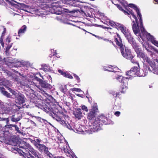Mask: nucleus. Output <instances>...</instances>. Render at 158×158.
Returning a JSON list of instances; mask_svg holds the SVG:
<instances>
[{"mask_svg":"<svg viewBox=\"0 0 158 158\" xmlns=\"http://www.w3.org/2000/svg\"><path fill=\"white\" fill-rule=\"evenodd\" d=\"M122 3L125 7L128 6L127 8V11L124 10L120 6L116 4L117 6L120 10L123 11L126 15H129L131 14L132 17L135 20H132V27L134 33L137 36L140 35V30L142 32L144 30L143 26L142 16L140 13L139 9L136 6L133 4H129V5L127 2L123 0H118Z\"/></svg>","mask_w":158,"mask_h":158,"instance_id":"f257e3e1","label":"nucleus"},{"mask_svg":"<svg viewBox=\"0 0 158 158\" xmlns=\"http://www.w3.org/2000/svg\"><path fill=\"white\" fill-rule=\"evenodd\" d=\"M99 20L101 23L99 24V27L107 29L110 31L112 30V28L108 27L107 26H111L116 28L118 30L121 31L127 40L131 39L130 34L128 29L123 25L109 19L103 13H99Z\"/></svg>","mask_w":158,"mask_h":158,"instance_id":"f03ea898","label":"nucleus"},{"mask_svg":"<svg viewBox=\"0 0 158 158\" xmlns=\"http://www.w3.org/2000/svg\"><path fill=\"white\" fill-rule=\"evenodd\" d=\"M2 82H0V91L1 93L7 98H10L11 97V96L10 93L5 90V89L3 87H2L3 86H4L9 90V91L13 95H15V97L17 94H18L19 93H18L17 90L15 91L10 88L9 87L11 86L12 85L8 81H6V83L2 85Z\"/></svg>","mask_w":158,"mask_h":158,"instance_id":"7ed1b4c3","label":"nucleus"},{"mask_svg":"<svg viewBox=\"0 0 158 158\" xmlns=\"http://www.w3.org/2000/svg\"><path fill=\"white\" fill-rule=\"evenodd\" d=\"M139 68L137 66H134L132 67L130 70L126 72V75L127 76L128 78H130L137 76V73L139 71Z\"/></svg>","mask_w":158,"mask_h":158,"instance_id":"20e7f679","label":"nucleus"},{"mask_svg":"<svg viewBox=\"0 0 158 158\" xmlns=\"http://www.w3.org/2000/svg\"><path fill=\"white\" fill-rule=\"evenodd\" d=\"M50 115L54 119H55L57 121L59 122L61 124L63 125L64 126H65L67 128L70 129L68 126L66 122L63 119H62V118H61L60 116H58L56 114L54 113L53 112L52 113H50Z\"/></svg>","mask_w":158,"mask_h":158,"instance_id":"39448f33","label":"nucleus"},{"mask_svg":"<svg viewBox=\"0 0 158 158\" xmlns=\"http://www.w3.org/2000/svg\"><path fill=\"white\" fill-rule=\"evenodd\" d=\"M19 61H20L18 59H13L11 57L4 59V64L5 63L6 65L9 66L10 67L15 66V64L17 63Z\"/></svg>","mask_w":158,"mask_h":158,"instance_id":"423d86ee","label":"nucleus"},{"mask_svg":"<svg viewBox=\"0 0 158 158\" xmlns=\"http://www.w3.org/2000/svg\"><path fill=\"white\" fill-rule=\"evenodd\" d=\"M120 51L123 56L127 59L131 58H134V56L131 53V50L127 48H125L124 51V48Z\"/></svg>","mask_w":158,"mask_h":158,"instance_id":"0eeeda50","label":"nucleus"},{"mask_svg":"<svg viewBox=\"0 0 158 158\" xmlns=\"http://www.w3.org/2000/svg\"><path fill=\"white\" fill-rule=\"evenodd\" d=\"M121 79V82L123 84V90L121 91V93H124L126 90L127 89V79H128L127 77H122V76H120L119 77H117V80H119V79Z\"/></svg>","mask_w":158,"mask_h":158,"instance_id":"6e6552de","label":"nucleus"},{"mask_svg":"<svg viewBox=\"0 0 158 158\" xmlns=\"http://www.w3.org/2000/svg\"><path fill=\"white\" fill-rule=\"evenodd\" d=\"M30 148V150H29V152H28V154L27 153L25 154L26 156H27V158H42L40 156H39L37 155V152L35 150L32 148Z\"/></svg>","mask_w":158,"mask_h":158,"instance_id":"1a4fd4ad","label":"nucleus"},{"mask_svg":"<svg viewBox=\"0 0 158 158\" xmlns=\"http://www.w3.org/2000/svg\"><path fill=\"white\" fill-rule=\"evenodd\" d=\"M25 98L24 95L20 93H19L15 97V102L19 104H23L25 102Z\"/></svg>","mask_w":158,"mask_h":158,"instance_id":"9d476101","label":"nucleus"},{"mask_svg":"<svg viewBox=\"0 0 158 158\" xmlns=\"http://www.w3.org/2000/svg\"><path fill=\"white\" fill-rule=\"evenodd\" d=\"M10 40H0V43L3 47H4V43L6 45H7L6 51V53L8 52L10 48L12 46V44H10Z\"/></svg>","mask_w":158,"mask_h":158,"instance_id":"9b49d317","label":"nucleus"},{"mask_svg":"<svg viewBox=\"0 0 158 158\" xmlns=\"http://www.w3.org/2000/svg\"><path fill=\"white\" fill-rule=\"evenodd\" d=\"M79 2L77 0H67L65 3L69 6L78 7Z\"/></svg>","mask_w":158,"mask_h":158,"instance_id":"f8f14e48","label":"nucleus"},{"mask_svg":"<svg viewBox=\"0 0 158 158\" xmlns=\"http://www.w3.org/2000/svg\"><path fill=\"white\" fill-rule=\"evenodd\" d=\"M36 146L39 150L42 152H44L45 153L48 152V148L45 146L43 144L37 143Z\"/></svg>","mask_w":158,"mask_h":158,"instance_id":"ddd939ff","label":"nucleus"},{"mask_svg":"<svg viewBox=\"0 0 158 158\" xmlns=\"http://www.w3.org/2000/svg\"><path fill=\"white\" fill-rule=\"evenodd\" d=\"M148 69L149 71L152 72L155 74H158V66H156L154 62L150 67H148Z\"/></svg>","mask_w":158,"mask_h":158,"instance_id":"4468645a","label":"nucleus"},{"mask_svg":"<svg viewBox=\"0 0 158 158\" xmlns=\"http://www.w3.org/2000/svg\"><path fill=\"white\" fill-rule=\"evenodd\" d=\"M148 67L144 68V69H139V71L137 73V76L139 77H144L146 76L148 73Z\"/></svg>","mask_w":158,"mask_h":158,"instance_id":"2eb2a0df","label":"nucleus"},{"mask_svg":"<svg viewBox=\"0 0 158 158\" xmlns=\"http://www.w3.org/2000/svg\"><path fill=\"white\" fill-rule=\"evenodd\" d=\"M37 80L39 82L40 84L42 87L49 89L51 88L52 86L50 85L45 81H43L41 79L38 78Z\"/></svg>","mask_w":158,"mask_h":158,"instance_id":"dca6fc26","label":"nucleus"},{"mask_svg":"<svg viewBox=\"0 0 158 158\" xmlns=\"http://www.w3.org/2000/svg\"><path fill=\"white\" fill-rule=\"evenodd\" d=\"M146 49L147 51L151 53V56L153 55L155 53L158 54V50L153 46L150 45Z\"/></svg>","mask_w":158,"mask_h":158,"instance_id":"f3484780","label":"nucleus"},{"mask_svg":"<svg viewBox=\"0 0 158 158\" xmlns=\"http://www.w3.org/2000/svg\"><path fill=\"white\" fill-rule=\"evenodd\" d=\"M128 41L131 44L135 52L140 49V48H139L138 44L135 42V40H128Z\"/></svg>","mask_w":158,"mask_h":158,"instance_id":"a211bd4d","label":"nucleus"},{"mask_svg":"<svg viewBox=\"0 0 158 158\" xmlns=\"http://www.w3.org/2000/svg\"><path fill=\"white\" fill-rule=\"evenodd\" d=\"M107 118L104 115H99V123L102 125L106 124L107 123Z\"/></svg>","mask_w":158,"mask_h":158,"instance_id":"6ab92c4d","label":"nucleus"},{"mask_svg":"<svg viewBox=\"0 0 158 158\" xmlns=\"http://www.w3.org/2000/svg\"><path fill=\"white\" fill-rule=\"evenodd\" d=\"M73 114L75 117L78 119H80L82 116V113L79 108L77 109L76 111L73 112Z\"/></svg>","mask_w":158,"mask_h":158,"instance_id":"aec40b11","label":"nucleus"},{"mask_svg":"<svg viewBox=\"0 0 158 158\" xmlns=\"http://www.w3.org/2000/svg\"><path fill=\"white\" fill-rule=\"evenodd\" d=\"M19 60L20 61L18 62V63L20 64L19 65V66L20 67L21 66L20 65H22L23 66L27 67L30 66L31 65V64L28 61H24L23 60Z\"/></svg>","mask_w":158,"mask_h":158,"instance_id":"412c9836","label":"nucleus"},{"mask_svg":"<svg viewBox=\"0 0 158 158\" xmlns=\"http://www.w3.org/2000/svg\"><path fill=\"white\" fill-rule=\"evenodd\" d=\"M150 41L154 44L152 42V41L151 40H142L141 41V44H142L143 46L146 49L148 48L150 45L149 44L148 41Z\"/></svg>","mask_w":158,"mask_h":158,"instance_id":"4be33fe9","label":"nucleus"},{"mask_svg":"<svg viewBox=\"0 0 158 158\" xmlns=\"http://www.w3.org/2000/svg\"><path fill=\"white\" fill-rule=\"evenodd\" d=\"M136 52L138 56L142 58L143 60L144 58H145V57H146L147 56V55L145 54L142 52L140 49Z\"/></svg>","mask_w":158,"mask_h":158,"instance_id":"5701e85b","label":"nucleus"},{"mask_svg":"<svg viewBox=\"0 0 158 158\" xmlns=\"http://www.w3.org/2000/svg\"><path fill=\"white\" fill-rule=\"evenodd\" d=\"M114 69H116V68L114 67H113L111 65L106 67V68H104V71H106L109 72H116V71Z\"/></svg>","mask_w":158,"mask_h":158,"instance_id":"b1692460","label":"nucleus"},{"mask_svg":"<svg viewBox=\"0 0 158 158\" xmlns=\"http://www.w3.org/2000/svg\"><path fill=\"white\" fill-rule=\"evenodd\" d=\"M95 112L92 110L90 111L88 115V118L89 119L91 120L92 118H94L96 114V113Z\"/></svg>","mask_w":158,"mask_h":158,"instance_id":"393cba45","label":"nucleus"},{"mask_svg":"<svg viewBox=\"0 0 158 158\" xmlns=\"http://www.w3.org/2000/svg\"><path fill=\"white\" fill-rule=\"evenodd\" d=\"M27 29V27L26 25H23L19 30L18 31V34L20 36L23 33L26 31Z\"/></svg>","mask_w":158,"mask_h":158,"instance_id":"a878e982","label":"nucleus"},{"mask_svg":"<svg viewBox=\"0 0 158 158\" xmlns=\"http://www.w3.org/2000/svg\"><path fill=\"white\" fill-rule=\"evenodd\" d=\"M115 42L116 44L120 47V50L121 49H123L124 47L122 40H115Z\"/></svg>","mask_w":158,"mask_h":158,"instance_id":"bb28decb","label":"nucleus"},{"mask_svg":"<svg viewBox=\"0 0 158 158\" xmlns=\"http://www.w3.org/2000/svg\"><path fill=\"white\" fill-rule=\"evenodd\" d=\"M42 68L44 71L45 72H48L51 70L49 66L47 64L42 65Z\"/></svg>","mask_w":158,"mask_h":158,"instance_id":"cd10ccee","label":"nucleus"},{"mask_svg":"<svg viewBox=\"0 0 158 158\" xmlns=\"http://www.w3.org/2000/svg\"><path fill=\"white\" fill-rule=\"evenodd\" d=\"M0 68L2 69L3 73L6 74L7 75L10 76L12 75V73L6 70L2 66H0Z\"/></svg>","mask_w":158,"mask_h":158,"instance_id":"c85d7f7f","label":"nucleus"},{"mask_svg":"<svg viewBox=\"0 0 158 158\" xmlns=\"http://www.w3.org/2000/svg\"><path fill=\"white\" fill-rule=\"evenodd\" d=\"M145 60L146 62H147L149 65L150 67L152 64L153 63L152 62L151 60L148 57L147 55L145 57V58H144L143 60Z\"/></svg>","mask_w":158,"mask_h":158,"instance_id":"c756f323","label":"nucleus"},{"mask_svg":"<svg viewBox=\"0 0 158 158\" xmlns=\"http://www.w3.org/2000/svg\"><path fill=\"white\" fill-rule=\"evenodd\" d=\"M133 58H129L128 59L131 60V62L134 64H136V65L135 66H137L138 67H139V63L135 60L134 59H133Z\"/></svg>","mask_w":158,"mask_h":158,"instance_id":"7c9ffc66","label":"nucleus"},{"mask_svg":"<svg viewBox=\"0 0 158 158\" xmlns=\"http://www.w3.org/2000/svg\"><path fill=\"white\" fill-rule=\"evenodd\" d=\"M15 115H13L11 117V120L13 122H16L19 121L21 117L19 116L17 118L15 117Z\"/></svg>","mask_w":158,"mask_h":158,"instance_id":"2f4dec72","label":"nucleus"},{"mask_svg":"<svg viewBox=\"0 0 158 158\" xmlns=\"http://www.w3.org/2000/svg\"><path fill=\"white\" fill-rule=\"evenodd\" d=\"M95 124H96L95 122L94 123V125L93 126V128H92V131H97L99 128V124L98 123L96 126H95Z\"/></svg>","mask_w":158,"mask_h":158,"instance_id":"473e14b6","label":"nucleus"},{"mask_svg":"<svg viewBox=\"0 0 158 158\" xmlns=\"http://www.w3.org/2000/svg\"><path fill=\"white\" fill-rule=\"evenodd\" d=\"M146 35L148 40H153L155 39L153 36L148 32L146 33Z\"/></svg>","mask_w":158,"mask_h":158,"instance_id":"72a5a7b5","label":"nucleus"},{"mask_svg":"<svg viewBox=\"0 0 158 158\" xmlns=\"http://www.w3.org/2000/svg\"><path fill=\"white\" fill-rule=\"evenodd\" d=\"M94 112H95L96 113L98 112V106L96 104H94L92 106V109H91Z\"/></svg>","mask_w":158,"mask_h":158,"instance_id":"f704fd0d","label":"nucleus"},{"mask_svg":"<svg viewBox=\"0 0 158 158\" xmlns=\"http://www.w3.org/2000/svg\"><path fill=\"white\" fill-rule=\"evenodd\" d=\"M64 77H66L68 78L69 79H72L73 78L72 76L68 72H66Z\"/></svg>","mask_w":158,"mask_h":158,"instance_id":"c9c22d12","label":"nucleus"},{"mask_svg":"<svg viewBox=\"0 0 158 158\" xmlns=\"http://www.w3.org/2000/svg\"><path fill=\"white\" fill-rule=\"evenodd\" d=\"M66 88V85H64V86L62 85H61L60 87V89L61 92L64 93L65 92Z\"/></svg>","mask_w":158,"mask_h":158,"instance_id":"e433bc0d","label":"nucleus"},{"mask_svg":"<svg viewBox=\"0 0 158 158\" xmlns=\"http://www.w3.org/2000/svg\"><path fill=\"white\" fill-rule=\"evenodd\" d=\"M81 109L84 111L87 112L88 111V110L87 107L84 105H82L81 106Z\"/></svg>","mask_w":158,"mask_h":158,"instance_id":"4c0bfd02","label":"nucleus"},{"mask_svg":"<svg viewBox=\"0 0 158 158\" xmlns=\"http://www.w3.org/2000/svg\"><path fill=\"white\" fill-rule=\"evenodd\" d=\"M51 53L50 55V57H51L52 56H54L56 55V50H54V49H52L51 50Z\"/></svg>","mask_w":158,"mask_h":158,"instance_id":"58836bf2","label":"nucleus"},{"mask_svg":"<svg viewBox=\"0 0 158 158\" xmlns=\"http://www.w3.org/2000/svg\"><path fill=\"white\" fill-rule=\"evenodd\" d=\"M72 90L73 91H76L78 92H80L81 91H82L81 90V89H80L75 88H73Z\"/></svg>","mask_w":158,"mask_h":158,"instance_id":"ea45409f","label":"nucleus"},{"mask_svg":"<svg viewBox=\"0 0 158 158\" xmlns=\"http://www.w3.org/2000/svg\"><path fill=\"white\" fill-rule=\"evenodd\" d=\"M74 77L76 78V80L78 82L80 81V78L76 74H73Z\"/></svg>","mask_w":158,"mask_h":158,"instance_id":"a19ab883","label":"nucleus"},{"mask_svg":"<svg viewBox=\"0 0 158 158\" xmlns=\"http://www.w3.org/2000/svg\"><path fill=\"white\" fill-rule=\"evenodd\" d=\"M152 41V42L154 44L155 46L158 47V41L157 40H151Z\"/></svg>","mask_w":158,"mask_h":158,"instance_id":"79ce46f5","label":"nucleus"},{"mask_svg":"<svg viewBox=\"0 0 158 158\" xmlns=\"http://www.w3.org/2000/svg\"><path fill=\"white\" fill-rule=\"evenodd\" d=\"M10 109L9 108H5L3 109L4 112L5 113H8L10 111Z\"/></svg>","mask_w":158,"mask_h":158,"instance_id":"37998d69","label":"nucleus"},{"mask_svg":"<svg viewBox=\"0 0 158 158\" xmlns=\"http://www.w3.org/2000/svg\"><path fill=\"white\" fill-rule=\"evenodd\" d=\"M58 71L59 72V73H60L64 77V76L65 75L66 72H64L62 70L60 69L58 70Z\"/></svg>","mask_w":158,"mask_h":158,"instance_id":"c03bdc74","label":"nucleus"},{"mask_svg":"<svg viewBox=\"0 0 158 158\" xmlns=\"http://www.w3.org/2000/svg\"><path fill=\"white\" fill-rule=\"evenodd\" d=\"M3 27V31L2 33V35L1 37V39H2V36L3 35H4L5 33L6 32V28H5L4 27Z\"/></svg>","mask_w":158,"mask_h":158,"instance_id":"a18cd8bd","label":"nucleus"},{"mask_svg":"<svg viewBox=\"0 0 158 158\" xmlns=\"http://www.w3.org/2000/svg\"><path fill=\"white\" fill-rule=\"evenodd\" d=\"M114 114L116 116H119L120 114V112L119 111H117L115 112Z\"/></svg>","mask_w":158,"mask_h":158,"instance_id":"49530a36","label":"nucleus"},{"mask_svg":"<svg viewBox=\"0 0 158 158\" xmlns=\"http://www.w3.org/2000/svg\"><path fill=\"white\" fill-rule=\"evenodd\" d=\"M9 126L14 127H15L17 126L15 125H13V124L7 125H5V127H8Z\"/></svg>","mask_w":158,"mask_h":158,"instance_id":"de8ad7c7","label":"nucleus"},{"mask_svg":"<svg viewBox=\"0 0 158 158\" xmlns=\"http://www.w3.org/2000/svg\"><path fill=\"white\" fill-rule=\"evenodd\" d=\"M34 141L36 143H39L40 142L41 140L39 139L36 138V139H34Z\"/></svg>","mask_w":158,"mask_h":158,"instance_id":"09e8293b","label":"nucleus"},{"mask_svg":"<svg viewBox=\"0 0 158 158\" xmlns=\"http://www.w3.org/2000/svg\"><path fill=\"white\" fill-rule=\"evenodd\" d=\"M4 64V59H2L0 57V64Z\"/></svg>","mask_w":158,"mask_h":158,"instance_id":"8fccbe9b","label":"nucleus"},{"mask_svg":"<svg viewBox=\"0 0 158 158\" xmlns=\"http://www.w3.org/2000/svg\"><path fill=\"white\" fill-rule=\"evenodd\" d=\"M116 35L118 38L116 37L115 40H117L118 38L121 39V37L120 36V35L118 33H116Z\"/></svg>","mask_w":158,"mask_h":158,"instance_id":"3c124183","label":"nucleus"},{"mask_svg":"<svg viewBox=\"0 0 158 158\" xmlns=\"http://www.w3.org/2000/svg\"><path fill=\"white\" fill-rule=\"evenodd\" d=\"M48 156L49 157V158H54V156H53L51 154H49Z\"/></svg>","mask_w":158,"mask_h":158,"instance_id":"603ef678","label":"nucleus"},{"mask_svg":"<svg viewBox=\"0 0 158 158\" xmlns=\"http://www.w3.org/2000/svg\"><path fill=\"white\" fill-rule=\"evenodd\" d=\"M119 94H118L117 93H115V92H113V96H115L116 97Z\"/></svg>","mask_w":158,"mask_h":158,"instance_id":"864d4df0","label":"nucleus"},{"mask_svg":"<svg viewBox=\"0 0 158 158\" xmlns=\"http://www.w3.org/2000/svg\"><path fill=\"white\" fill-rule=\"evenodd\" d=\"M54 158H65L62 156H54Z\"/></svg>","mask_w":158,"mask_h":158,"instance_id":"5fc2aeb1","label":"nucleus"},{"mask_svg":"<svg viewBox=\"0 0 158 158\" xmlns=\"http://www.w3.org/2000/svg\"><path fill=\"white\" fill-rule=\"evenodd\" d=\"M6 121V123L7 124H8L9 122V119L8 118H7Z\"/></svg>","mask_w":158,"mask_h":158,"instance_id":"6e6d98bb","label":"nucleus"},{"mask_svg":"<svg viewBox=\"0 0 158 158\" xmlns=\"http://www.w3.org/2000/svg\"><path fill=\"white\" fill-rule=\"evenodd\" d=\"M64 150L65 152H67L68 154L69 153V152H68L67 150L65 148H64Z\"/></svg>","mask_w":158,"mask_h":158,"instance_id":"4d7b16f0","label":"nucleus"},{"mask_svg":"<svg viewBox=\"0 0 158 158\" xmlns=\"http://www.w3.org/2000/svg\"><path fill=\"white\" fill-rule=\"evenodd\" d=\"M93 35H94V36H95L97 38H98V35H96L94 34H91V33Z\"/></svg>","mask_w":158,"mask_h":158,"instance_id":"13d9d810","label":"nucleus"},{"mask_svg":"<svg viewBox=\"0 0 158 158\" xmlns=\"http://www.w3.org/2000/svg\"><path fill=\"white\" fill-rule=\"evenodd\" d=\"M6 119V118H2L1 120L5 121Z\"/></svg>","mask_w":158,"mask_h":158,"instance_id":"bf43d9fd","label":"nucleus"},{"mask_svg":"<svg viewBox=\"0 0 158 158\" xmlns=\"http://www.w3.org/2000/svg\"><path fill=\"white\" fill-rule=\"evenodd\" d=\"M15 129L16 130L18 131V130L19 129V128L18 127H17V126L15 127Z\"/></svg>","mask_w":158,"mask_h":158,"instance_id":"052dcab7","label":"nucleus"},{"mask_svg":"<svg viewBox=\"0 0 158 158\" xmlns=\"http://www.w3.org/2000/svg\"><path fill=\"white\" fill-rule=\"evenodd\" d=\"M65 12H69V11H68V10L67 9H65ZM69 12V13H71V12Z\"/></svg>","mask_w":158,"mask_h":158,"instance_id":"680f3d73","label":"nucleus"},{"mask_svg":"<svg viewBox=\"0 0 158 158\" xmlns=\"http://www.w3.org/2000/svg\"><path fill=\"white\" fill-rule=\"evenodd\" d=\"M0 158H5L4 157H2V156L1 157H0Z\"/></svg>","mask_w":158,"mask_h":158,"instance_id":"e2e57ef3","label":"nucleus"},{"mask_svg":"<svg viewBox=\"0 0 158 158\" xmlns=\"http://www.w3.org/2000/svg\"><path fill=\"white\" fill-rule=\"evenodd\" d=\"M156 2H158V0H155Z\"/></svg>","mask_w":158,"mask_h":158,"instance_id":"0e129e2a","label":"nucleus"},{"mask_svg":"<svg viewBox=\"0 0 158 158\" xmlns=\"http://www.w3.org/2000/svg\"><path fill=\"white\" fill-rule=\"evenodd\" d=\"M156 61L158 63V60L157 59H156Z\"/></svg>","mask_w":158,"mask_h":158,"instance_id":"69168bd1","label":"nucleus"},{"mask_svg":"<svg viewBox=\"0 0 158 158\" xmlns=\"http://www.w3.org/2000/svg\"><path fill=\"white\" fill-rule=\"evenodd\" d=\"M45 94H46V95H47V96H48V95L47 94H46V93H45Z\"/></svg>","mask_w":158,"mask_h":158,"instance_id":"338daca9","label":"nucleus"},{"mask_svg":"<svg viewBox=\"0 0 158 158\" xmlns=\"http://www.w3.org/2000/svg\"><path fill=\"white\" fill-rule=\"evenodd\" d=\"M112 44H113V45L114 46H115V45H114V44H113V42H112Z\"/></svg>","mask_w":158,"mask_h":158,"instance_id":"774afa93","label":"nucleus"}]
</instances>
